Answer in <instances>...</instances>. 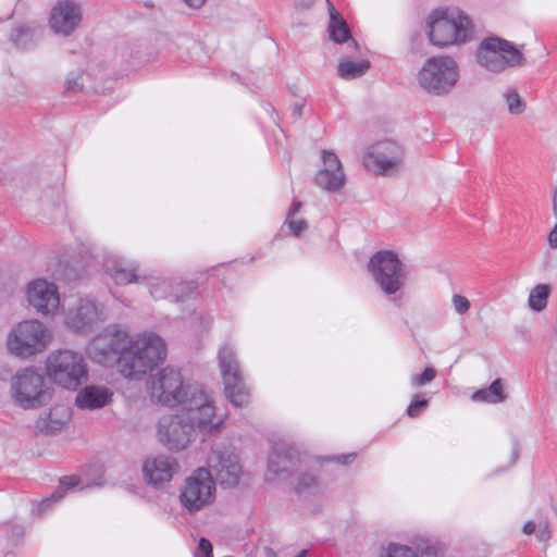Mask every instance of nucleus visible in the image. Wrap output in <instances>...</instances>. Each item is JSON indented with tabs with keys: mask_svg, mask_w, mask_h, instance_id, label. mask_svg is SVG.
I'll return each instance as SVG.
<instances>
[{
	"mask_svg": "<svg viewBox=\"0 0 557 557\" xmlns=\"http://www.w3.org/2000/svg\"><path fill=\"white\" fill-rule=\"evenodd\" d=\"M206 463L209 469L197 468L185 479L181 488L180 502L189 513L197 512L213 503L215 498V481L213 472L223 487H233L238 484L243 468L239 458L232 445L214 444L207 456Z\"/></svg>",
	"mask_w": 557,
	"mask_h": 557,
	"instance_id": "f257e3e1",
	"label": "nucleus"
},
{
	"mask_svg": "<svg viewBox=\"0 0 557 557\" xmlns=\"http://www.w3.org/2000/svg\"><path fill=\"white\" fill-rule=\"evenodd\" d=\"M100 336L117 357L119 372L128 380H143L166 358V344L153 332L131 335L120 325H109Z\"/></svg>",
	"mask_w": 557,
	"mask_h": 557,
	"instance_id": "f03ea898",
	"label": "nucleus"
},
{
	"mask_svg": "<svg viewBox=\"0 0 557 557\" xmlns=\"http://www.w3.org/2000/svg\"><path fill=\"white\" fill-rule=\"evenodd\" d=\"M226 414L219 412L211 396L196 392L180 413L162 417L158 422L157 435L169 450L185 449L196 437L213 435L220 431Z\"/></svg>",
	"mask_w": 557,
	"mask_h": 557,
	"instance_id": "7ed1b4c3",
	"label": "nucleus"
},
{
	"mask_svg": "<svg viewBox=\"0 0 557 557\" xmlns=\"http://www.w3.org/2000/svg\"><path fill=\"white\" fill-rule=\"evenodd\" d=\"M147 388L153 403L165 406H182L185 409L187 403L197 393L211 396L199 384H185L178 370L166 367L151 376L147 382Z\"/></svg>",
	"mask_w": 557,
	"mask_h": 557,
	"instance_id": "20e7f679",
	"label": "nucleus"
},
{
	"mask_svg": "<svg viewBox=\"0 0 557 557\" xmlns=\"http://www.w3.org/2000/svg\"><path fill=\"white\" fill-rule=\"evenodd\" d=\"M10 395L15 406L23 410L39 409L52 400L53 389L41 373L28 367L18 370L11 379Z\"/></svg>",
	"mask_w": 557,
	"mask_h": 557,
	"instance_id": "39448f33",
	"label": "nucleus"
},
{
	"mask_svg": "<svg viewBox=\"0 0 557 557\" xmlns=\"http://www.w3.org/2000/svg\"><path fill=\"white\" fill-rule=\"evenodd\" d=\"M429 39L432 45L446 47L463 44L471 35V22L459 10L438 9L428 21Z\"/></svg>",
	"mask_w": 557,
	"mask_h": 557,
	"instance_id": "423d86ee",
	"label": "nucleus"
},
{
	"mask_svg": "<svg viewBox=\"0 0 557 557\" xmlns=\"http://www.w3.org/2000/svg\"><path fill=\"white\" fill-rule=\"evenodd\" d=\"M45 368L51 382L69 391H76L88 376L84 356L70 349L51 352L46 360Z\"/></svg>",
	"mask_w": 557,
	"mask_h": 557,
	"instance_id": "0eeeda50",
	"label": "nucleus"
},
{
	"mask_svg": "<svg viewBox=\"0 0 557 557\" xmlns=\"http://www.w3.org/2000/svg\"><path fill=\"white\" fill-rule=\"evenodd\" d=\"M368 271L375 284L386 295H396L407 281V269L393 250H379L371 256Z\"/></svg>",
	"mask_w": 557,
	"mask_h": 557,
	"instance_id": "6e6552de",
	"label": "nucleus"
},
{
	"mask_svg": "<svg viewBox=\"0 0 557 557\" xmlns=\"http://www.w3.org/2000/svg\"><path fill=\"white\" fill-rule=\"evenodd\" d=\"M218 363L227 399L235 407L246 406L250 400V392L244 382L236 348L232 344L221 345Z\"/></svg>",
	"mask_w": 557,
	"mask_h": 557,
	"instance_id": "1a4fd4ad",
	"label": "nucleus"
},
{
	"mask_svg": "<svg viewBox=\"0 0 557 557\" xmlns=\"http://www.w3.org/2000/svg\"><path fill=\"white\" fill-rule=\"evenodd\" d=\"M476 61L484 70L499 73L522 65L524 57L510 41L493 36L481 41Z\"/></svg>",
	"mask_w": 557,
	"mask_h": 557,
	"instance_id": "9d476101",
	"label": "nucleus"
},
{
	"mask_svg": "<svg viewBox=\"0 0 557 557\" xmlns=\"http://www.w3.org/2000/svg\"><path fill=\"white\" fill-rule=\"evenodd\" d=\"M50 339V331L34 319L16 324L8 336L7 345L14 356L28 358L44 351Z\"/></svg>",
	"mask_w": 557,
	"mask_h": 557,
	"instance_id": "9b49d317",
	"label": "nucleus"
},
{
	"mask_svg": "<svg viewBox=\"0 0 557 557\" xmlns=\"http://www.w3.org/2000/svg\"><path fill=\"white\" fill-rule=\"evenodd\" d=\"M459 78V69L450 57H433L425 61L419 72L420 86L433 95L447 94Z\"/></svg>",
	"mask_w": 557,
	"mask_h": 557,
	"instance_id": "f8f14e48",
	"label": "nucleus"
},
{
	"mask_svg": "<svg viewBox=\"0 0 557 557\" xmlns=\"http://www.w3.org/2000/svg\"><path fill=\"white\" fill-rule=\"evenodd\" d=\"M404 150L395 141L383 140L371 146L363 158L369 170L381 175H394L401 170Z\"/></svg>",
	"mask_w": 557,
	"mask_h": 557,
	"instance_id": "ddd939ff",
	"label": "nucleus"
},
{
	"mask_svg": "<svg viewBox=\"0 0 557 557\" xmlns=\"http://www.w3.org/2000/svg\"><path fill=\"white\" fill-rule=\"evenodd\" d=\"M103 320V306L90 298H79L67 309L64 322L76 333H88Z\"/></svg>",
	"mask_w": 557,
	"mask_h": 557,
	"instance_id": "4468645a",
	"label": "nucleus"
},
{
	"mask_svg": "<svg viewBox=\"0 0 557 557\" xmlns=\"http://www.w3.org/2000/svg\"><path fill=\"white\" fill-rule=\"evenodd\" d=\"M82 20L83 10L79 2L58 0L51 8L49 26L54 34L67 37L76 30Z\"/></svg>",
	"mask_w": 557,
	"mask_h": 557,
	"instance_id": "2eb2a0df",
	"label": "nucleus"
},
{
	"mask_svg": "<svg viewBox=\"0 0 557 557\" xmlns=\"http://www.w3.org/2000/svg\"><path fill=\"white\" fill-rule=\"evenodd\" d=\"M28 304L42 315H53L60 306L57 285L46 278L30 281L26 288Z\"/></svg>",
	"mask_w": 557,
	"mask_h": 557,
	"instance_id": "dca6fc26",
	"label": "nucleus"
},
{
	"mask_svg": "<svg viewBox=\"0 0 557 557\" xmlns=\"http://www.w3.org/2000/svg\"><path fill=\"white\" fill-rule=\"evenodd\" d=\"M307 461L301 458L296 447L289 444H276L270 454L268 461L269 473L281 478H289L298 473Z\"/></svg>",
	"mask_w": 557,
	"mask_h": 557,
	"instance_id": "f3484780",
	"label": "nucleus"
},
{
	"mask_svg": "<svg viewBox=\"0 0 557 557\" xmlns=\"http://www.w3.org/2000/svg\"><path fill=\"white\" fill-rule=\"evenodd\" d=\"M147 287L154 299H171L180 302L190 298L195 287L191 283L178 281L176 277L151 276Z\"/></svg>",
	"mask_w": 557,
	"mask_h": 557,
	"instance_id": "a211bd4d",
	"label": "nucleus"
},
{
	"mask_svg": "<svg viewBox=\"0 0 557 557\" xmlns=\"http://www.w3.org/2000/svg\"><path fill=\"white\" fill-rule=\"evenodd\" d=\"M322 165L314 176V183L327 193H336L346 182V175L338 157L329 150L321 152Z\"/></svg>",
	"mask_w": 557,
	"mask_h": 557,
	"instance_id": "6ab92c4d",
	"label": "nucleus"
},
{
	"mask_svg": "<svg viewBox=\"0 0 557 557\" xmlns=\"http://www.w3.org/2000/svg\"><path fill=\"white\" fill-rule=\"evenodd\" d=\"M177 470L176 460L164 455L147 458L143 465L145 480L154 487L169 483Z\"/></svg>",
	"mask_w": 557,
	"mask_h": 557,
	"instance_id": "aec40b11",
	"label": "nucleus"
},
{
	"mask_svg": "<svg viewBox=\"0 0 557 557\" xmlns=\"http://www.w3.org/2000/svg\"><path fill=\"white\" fill-rule=\"evenodd\" d=\"M72 418L71 408L65 404H55L48 411L41 412L35 421L38 432L53 435L61 432Z\"/></svg>",
	"mask_w": 557,
	"mask_h": 557,
	"instance_id": "412c9836",
	"label": "nucleus"
},
{
	"mask_svg": "<svg viewBox=\"0 0 557 557\" xmlns=\"http://www.w3.org/2000/svg\"><path fill=\"white\" fill-rule=\"evenodd\" d=\"M103 265L112 280L119 285L131 284L139 281L136 264L119 256H109L104 260Z\"/></svg>",
	"mask_w": 557,
	"mask_h": 557,
	"instance_id": "4be33fe9",
	"label": "nucleus"
},
{
	"mask_svg": "<svg viewBox=\"0 0 557 557\" xmlns=\"http://www.w3.org/2000/svg\"><path fill=\"white\" fill-rule=\"evenodd\" d=\"M112 396L113 393L106 386L87 385L77 393L75 404L81 409L95 410L110 404Z\"/></svg>",
	"mask_w": 557,
	"mask_h": 557,
	"instance_id": "5701e85b",
	"label": "nucleus"
},
{
	"mask_svg": "<svg viewBox=\"0 0 557 557\" xmlns=\"http://www.w3.org/2000/svg\"><path fill=\"white\" fill-rule=\"evenodd\" d=\"M42 28L36 22H24L15 25L10 34V41L18 49H28L40 39Z\"/></svg>",
	"mask_w": 557,
	"mask_h": 557,
	"instance_id": "b1692460",
	"label": "nucleus"
},
{
	"mask_svg": "<svg viewBox=\"0 0 557 557\" xmlns=\"http://www.w3.org/2000/svg\"><path fill=\"white\" fill-rule=\"evenodd\" d=\"M329 3V11H330V24H329V34L330 38L337 42H348L349 47H352L354 49H358V42L351 37L350 30L344 21V18L341 16V14L335 10L333 4L327 1Z\"/></svg>",
	"mask_w": 557,
	"mask_h": 557,
	"instance_id": "393cba45",
	"label": "nucleus"
},
{
	"mask_svg": "<svg viewBox=\"0 0 557 557\" xmlns=\"http://www.w3.org/2000/svg\"><path fill=\"white\" fill-rule=\"evenodd\" d=\"M302 208L301 201H294L289 207L283 228L287 227L290 235L295 237L301 236L308 230V222L302 216L300 210Z\"/></svg>",
	"mask_w": 557,
	"mask_h": 557,
	"instance_id": "a878e982",
	"label": "nucleus"
},
{
	"mask_svg": "<svg viewBox=\"0 0 557 557\" xmlns=\"http://www.w3.org/2000/svg\"><path fill=\"white\" fill-rule=\"evenodd\" d=\"M86 351L88 357L99 364L107 366L112 362L117 363V357L110 351V348L106 345L100 334L88 344Z\"/></svg>",
	"mask_w": 557,
	"mask_h": 557,
	"instance_id": "bb28decb",
	"label": "nucleus"
},
{
	"mask_svg": "<svg viewBox=\"0 0 557 557\" xmlns=\"http://www.w3.org/2000/svg\"><path fill=\"white\" fill-rule=\"evenodd\" d=\"M507 398L504 392V383L502 379L494 380L491 385L486 388H481L474 392L471 396L473 401L487 403V404H500Z\"/></svg>",
	"mask_w": 557,
	"mask_h": 557,
	"instance_id": "cd10ccee",
	"label": "nucleus"
},
{
	"mask_svg": "<svg viewBox=\"0 0 557 557\" xmlns=\"http://www.w3.org/2000/svg\"><path fill=\"white\" fill-rule=\"evenodd\" d=\"M369 69L368 60L354 61L351 58L345 57L338 63L337 73L341 78L350 81L364 75Z\"/></svg>",
	"mask_w": 557,
	"mask_h": 557,
	"instance_id": "c85d7f7f",
	"label": "nucleus"
},
{
	"mask_svg": "<svg viewBox=\"0 0 557 557\" xmlns=\"http://www.w3.org/2000/svg\"><path fill=\"white\" fill-rule=\"evenodd\" d=\"M381 557H437V553L431 547L417 553L407 545L392 543L384 548Z\"/></svg>",
	"mask_w": 557,
	"mask_h": 557,
	"instance_id": "c756f323",
	"label": "nucleus"
},
{
	"mask_svg": "<svg viewBox=\"0 0 557 557\" xmlns=\"http://www.w3.org/2000/svg\"><path fill=\"white\" fill-rule=\"evenodd\" d=\"M550 286L548 284L535 285L529 294L528 306L534 312H541L547 307L548 297L550 295Z\"/></svg>",
	"mask_w": 557,
	"mask_h": 557,
	"instance_id": "7c9ffc66",
	"label": "nucleus"
},
{
	"mask_svg": "<svg viewBox=\"0 0 557 557\" xmlns=\"http://www.w3.org/2000/svg\"><path fill=\"white\" fill-rule=\"evenodd\" d=\"M502 98L511 115H521L527 110V103L513 87L506 88Z\"/></svg>",
	"mask_w": 557,
	"mask_h": 557,
	"instance_id": "2f4dec72",
	"label": "nucleus"
},
{
	"mask_svg": "<svg viewBox=\"0 0 557 557\" xmlns=\"http://www.w3.org/2000/svg\"><path fill=\"white\" fill-rule=\"evenodd\" d=\"M437 375V371L432 367H426L421 373L412 374L410 385L412 388H420L431 383Z\"/></svg>",
	"mask_w": 557,
	"mask_h": 557,
	"instance_id": "473e14b6",
	"label": "nucleus"
},
{
	"mask_svg": "<svg viewBox=\"0 0 557 557\" xmlns=\"http://www.w3.org/2000/svg\"><path fill=\"white\" fill-rule=\"evenodd\" d=\"M429 406V399L421 397L420 394L412 395L411 401L406 409V414L410 418H417Z\"/></svg>",
	"mask_w": 557,
	"mask_h": 557,
	"instance_id": "72a5a7b5",
	"label": "nucleus"
},
{
	"mask_svg": "<svg viewBox=\"0 0 557 557\" xmlns=\"http://www.w3.org/2000/svg\"><path fill=\"white\" fill-rule=\"evenodd\" d=\"M317 485L315 478L311 473H299L295 488L297 492H306Z\"/></svg>",
	"mask_w": 557,
	"mask_h": 557,
	"instance_id": "f704fd0d",
	"label": "nucleus"
},
{
	"mask_svg": "<svg viewBox=\"0 0 557 557\" xmlns=\"http://www.w3.org/2000/svg\"><path fill=\"white\" fill-rule=\"evenodd\" d=\"M535 533L539 542L547 543L550 540V525L547 519H541L537 522Z\"/></svg>",
	"mask_w": 557,
	"mask_h": 557,
	"instance_id": "c9c22d12",
	"label": "nucleus"
},
{
	"mask_svg": "<svg viewBox=\"0 0 557 557\" xmlns=\"http://www.w3.org/2000/svg\"><path fill=\"white\" fill-rule=\"evenodd\" d=\"M62 497H63V493L60 492V491H57L50 497L41 500L37 505V512H38V515H44L45 512H47L51 508L52 504L57 503Z\"/></svg>",
	"mask_w": 557,
	"mask_h": 557,
	"instance_id": "e433bc0d",
	"label": "nucleus"
},
{
	"mask_svg": "<svg viewBox=\"0 0 557 557\" xmlns=\"http://www.w3.org/2000/svg\"><path fill=\"white\" fill-rule=\"evenodd\" d=\"M455 311L458 314H465L469 311L471 305L470 301L462 295L455 294L451 298Z\"/></svg>",
	"mask_w": 557,
	"mask_h": 557,
	"instance_id": "4c0bfd02",
	"label": "nucleus"
},
{
	"mask_svg": "<svg viewBox=\"0 0 557 557\" xmlns=\"http://www.w3.org/2000/svg\"><path fill=\"white\" fill-rule=\"evenodd\" d=\"M195 557H213L212 544L209 540L201 537L199 540L198 548L195 553Z\"/></svg>",
	"mask_w": 557,
	"mask_h": 557,
	"instance_id": "58836bf2",
	"label": "nucleus"
},
{
	"mask_svg": "<svg viewBox=\"0 0 557 557\" xmlns=\"http://www.w3.org/2000/svg\"><path fill=\"white\" fill-rule=\"evenodd\" d=\"M94 468L95 473H97V476L94 478L91 481H88L85 487L101 486L104 483L102 467L99 465H95Z\"/></svg>",
	"mask_w": 557,
	"mask_h": 557,
	"instance_id": "ea45409f",
	"label": "nucleus"
},
{
	"mask_svg": "<svg viewBox=\"0 0 557 557\" xmlns=\"http://www.w3.org/2000/svg\"><path fill=\"white\" fill-rule=\"evenodd\" d=\"M79 482L81 480L76 475L63 476L62 479H60V485L65 490L78 485Z\"/></svg>",
	"mask_w": 557,
	"mask_h": 557,
	"instance_id": "a19ab883",
	"label": "nucleus"
},
{
	"mask_svg": "<svg viewBox=\"0 0 557 557\" xmlns=\"http://www.w3.org/2000/svg\"><path fill=\"white\" fill-rule=\"evenodd\" d=\"M547 242H548V246L550 248H553V249L557 248V223L555 224L553 230L549 232Z\"/></svg>",
	"mask_w": 557,
	"mask_h": 557,
	"instance_id": "79ce46f5",
	"label": "nucleus"
},
{
	"mask_svg": "<svg viewBox=\"0 0 557 557\" xmlns=\"http://www.w3.org/2000/svg\"><path fill=\"white\" fill-rule=\"evenodd\" d=\"M536 527H537V523L530 520L524 523L522 531L524 534L531 535L536 531Z\"/></svg>",
	"mask_w": 557,
	"mask_h": 557,
	"instance_id": "37998d69",
	"label": "nucleus"
},
{
	"mask_svg": "<svg viewBox=\"0 0 557 557\" xmlns=\"http://www.w3.org/2000/svg\"><path fill=\"white\" fill-rule=\"evenodd\" d=\"M190 9H200L207 0H182Z\"/></svg>",
	"mask_w": 557,
	"mask_h": 557,
	"instance_id": "c03bdc74",
	"label": "nucleus"
},
{
	"mask_svg": "<svg viewBox=\"0 0 557 557\" xmlns=\"http://www.w3.org/2000/svg\"><path fill=\"white\" fill-rule=\"evenodd\" d=\"M356 457L355 454H348V455H341L335 457L336 461L343 465L349 463L351 460H354Z\"/></svg>",
	"mask_w": 557,
	"mask_h": 557,
	"instance_id": "a18cd8bd",
	"label": "nucleus"
},
{
	"mask_svg": "<svg viewBox=\"0 0 557 557\" xmlns=\"http://www.w3.org/2000/svg\"><path fill=\"white\" fill-rule=\"evenodd\" d=\"M82 86L78 84L77 79H71L69 78L66 81V89L69 90H74V89H78L81 88Z\"/></svg>",
	"mask_w": 557,
	"mask_h": 557,
	"instance_id": "49530a36",
	"label": "nucleus"
},
{
	"mask_svg": "<svg viewBox=\"0 0 557 557\" xmlns=\"http://www.w3.org/2000/svg\"><path fill=\"white\" fill-rule=\"evenodd\" d=\"M553 212H554V215L557 218V187L555 188L554 197H553Z\"/></svg>",
	"mask_w": 557,
	"mask_h": 557,
	"instance_id": "de8ad7c7",
	"label": "nucleus"
},
{
	"mask_svg": "<svg viewBox=\"0 0 557 557\" xmlns=\"http://www.w3.org/2000/svg\"><path fill=\"white\" fill-rule=\"evenodd\" d=\"M307 550H301L297 556L295 557H306Z\"/></svg>",
	"mask_w": 557,
	"mask_h": 557,
	"instance_id": "09e8293b",
	"label": "nucleus"
},
{
	"mask_svg": "<svg viewBox=\"0 0 557 557\" xmlns=\"http://www.w3.org/2000/svg\"><path fill=\"white\" fill-rule=\"evenodd\" d=\"M518 458V448H513V459L516 460Z\"/></svg>",
	"mask_w": 557,
	"mask_h": 557,
	"instance_id": "8fccbe9b",
	"label": "nucleus"
}]
</instances>
